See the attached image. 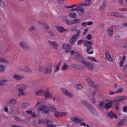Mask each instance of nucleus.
<instances>
[{
    "label": "nucleus",
    "mask_w": 127,
    "mask_h": 127,
    "mask_svg": "<svg viewBox=\"0 0 127 127\" xmlns=\"http://www.w3.org/2000/svg\"><path fill=\"white\" fill-rule=\"evenodd\" d=\"M40 104V102L39 101H38L36 103V104L35 105L36 106H38Z\"/></svg>",
    "instance_id": "774afa93"
},
{
    "label": "nucleus",
    "mask_w": 127,
    "mask_h": 127,
    "mask_svg": "<svg viewBox=\"0 0 127 127\" xmlns=\"http://www.w3.org/2000/svg\"><path fill=\"white\" fill-rule=\"evenodd\" d=\"M125 56H123L122 57V60L121 61L120 63V66H121L123 65V64L124 60L125 59Z\"/></svg>",
    "instance_id": "72a5a7b5"
},
{
    "label": "nucleus",
    "mask_w": 127,
    "mask_h": 127,
    "mask_svg": "<svg viewBox=\"0 0 127 127\" xmlns=\"http://www.w3.org/2000/svg\"><path fill=\"white\" fill-rule=\"evenodd\" d=\"M123 110L124 112H127V106H125L123 108Z\"/></svg>",
    "instance_id": "c03bdc74"
},
{
    "label": "nucleus",
    "mask_w": 127,
    "mask_h": 127,
    "mask_svg": "<svg viewBox=\"0 0 127 127\" xmlns=\"http://www.w3.org/2000/svg\"><path fill=\"white\" fill-rule=\"evenodd\" d=\"M75 86L76 88L78 89H80L82 88V85L79 84H76Z\"/></svg>",
    "instance_id": "f704fd0d"
},
{
    "label": "nucleus",
    "mask_w": 127,
    "mask_h": 127,
    "mask_svg": "<svg viewBox=\"0 0 127 127\" xmlns=\"http://www.w3.org/2000/svg\"><path fill=\"white\" fill-rule=\"evenodd\" d=\"M41 24L45 28H48L49 27V25L46 23H41Z\"/></svg>",
    "instance_id": "7c9ffc66"
},
{
    "label": "nucleus",
    "mask_w": 127,
    "mask_h": 127,
    "mask_svg": "<svg viewBox=\"0 0 127 127\" xmlns=\"http://www.w3.org/2000/svg\"><path fill=\"white\" fill-rule=\"evenodd\" d=\"M24 70L26 72H28L31 70L30 68L28 66H25V67L24 69Z\"/></svg>",
    "instance_id": "c9c22d12"
},
{
    "label": "nucleus",
    "mask_w": 127,
    "mask_h": 127,
    "mask_svg": "<svg viewBox=\"0 0 127 127\" xmlns=\"http://www.w3.org/2000/svg\"><path fill=\"white\" fill-rule=\"evenodd\" d=\"M92 37V35L90 34L86 36V38L88 40H90Z\"/></svg>",
    "instance_id": "a19ab883"
},
{
    "label": "nucleus",
    "mask_w": 127,
    "mask_h": 127,
    "mask_svg": "<svg viewBox=\"0 0 127 127\" xmlns=\"http://www.w3.org/2000/svg\"><path fill=\"white\" fill-rule=\"evenodd\" d=\"M27 86L25 85V84H23L21 86V88H20V89H24L25 88H26L27 87Z\"/></svg>",
    "instance_id": "37998d69"
},
{
    "label": "nucleus",
    "mask_w": 127,
    "mask_h": 127,
    "mask_svg": "<svg viewBox=\"0 0 127 127\" xmlns=\"http://www.w3.org/2000/svg\"><path fill=\"white\" fill-rule=\"evenodd\" d=\"M88 30V29L87 28H86L85 29L83 33L84 34H86V33L87 32Z\"/></svg>",
    "instance_id": "603ef678"
},
{
    "label": "nucleus",
    "mask_w": 127,
    "mask_h": 127,
    "mask_svg": "<svg viewBox=\"0 0 127 127\" xmlns=\"http://www.w3.org/2000/svg\"><path fill=\"white\" fill-rule=\"evenodd\" d=\"M75 58L79 62L88 67H90V63L88 62L84 61L83 58L81 56L77 53H75Z\"/></svg>",
    "instance_id": "f03ea898"
},
{
    "label": "nucleus",
    "mask_w": 127,
    "mask_h": 127,
    "mask_svg": "<svg viewBox=\"0 0 127 127\" xmlns=\"http://www.w3.org/2000/svg\"><path fill=\"white\" fill-rule=\"evenodd\" d=\"M5 68L6 67L5 66L0 64V72H3Z\"/></svg>",
    "instance_id": "393cba45"
},
{
    "label": "nucleus",
    "mask_w": 127,
    "mask_h": 127,
    "mask_svg": "<svg viewBox=\"0 0 127 127\" xmlns=\"http://www.w3.org/2000/svg\"><path fill=\"white\" fill-rule=\"evenodd\" d=\"M104 58L106 61L111 62L112 61V59L109 51H107L105 52Z\"/></svg>",
    "instance_id": "1a4fd4ad"
},
{
    "label": "nucleus",
    "mask_w": 127,
    "mask_h": 127,
    "mask_svg": "<svg viewBox=\"0 0 127 127\" xmlns=\"http://www.w3.org/2000/svg\"><path fill=\"white\" fill-rule=\"evenodd\" d=\"M67 114V113L66 112H62L60 113V116L61 117L66 116Z\"/></svg>",
    "instance_id": "473e14b6"
},
{
    "label": "nucleus",
    "mask_w": 127,
    "mask_h": 127,
    "mask_svg": "<svg viewBox=\"0 0 127 127\" xmlns=\"http://www.w3.org/2000/svg\"><path fill=\"white\" fill-rule=\"evenodd\" d=\"M69 16L72 18H75L76 16V14L74 13H72L69 15Z\"/></svg>",
    "instance_id": "cd10ccee"
},
{
    "label": "nucleus",
    "mask_w": 127,
    "mask_h": 127,
    "mask_svg": "<svg viewBox=\"0 0 127 127\" xmlns=\"http://www.w3.org/2000/svg\"><path fill=\"white\" fill-rule=\"evenodd\" d=\"M9 102L14 104L16 103V101L15 99H11L9 100Z\"/></svg>",
    "instance_id": "49530a36"
},
{
    "label": "nucleus",
    "mask_w": 127,
    "mask_h": 127,
    "mask_svg": "<svg viewBox=\"0 0 127 127\" xmlns=\"http://www.w3.org/2000/svg\"><path fill=\"white\" fill-rule=\"evenodd\" d=\"M43 92V89H41L39 90L36 93V95H40Z\"/></svg>",
    "instance_id": "e433bc0d"
},
{
    "label": "nucleus",
    "mask_w": 127,
    "mask_h": 127,
    "mask_svg": "<svg viewBox=\"0 0 127 127\" xmlns=\"http://www.w3.org/2000/svg\"><path fill=\"white\" fill-rule=\"evenodd\" d=\"M55 115L56 117H58L60 116V114L58 112L56 111L55 113Z\"/></svg>",
    "instance_id": "a18cd8bd"
},
{
    "label": "nucleus",
    "mask_w": 127,
    "mask_h": 127,
    "mask_svg": "<svg viewBox=\"0 0 127 127\" xmlns=\"http://www.w3.org/2000/svg\"><path fill=\"white\" fill-rule=\"evenodd\" d=\"M75 41V40L71 38L69 40V43L71 44L72 45L74 43Z\"/></svg>",
    "instance_id": "58836bf2"
},
{
    "label": "nucleus",
    "mask_w": 127,
    "mask_h": 127,
    "mask_svg": "<svg viewBox=\"0 0 127 127\" xmlns=\"http://www.w3.org/2000/svg\"><path fill=\"white\" fill-rule=\"evenodd\" d=\"M92 3V2L91 1H89L88 4H83L82 5H89L91 4Z\"/></svg>",
    "instance_id": "bf43d9fd"
},
{
    "label": "nucleus",
    "mask_w": 127,
    "mask_h": 127,
    "mask_svg": "<svg viewBox=\"0 0 127 127\" xmlns=\"http://www.w3.org/2000/svg\"><path fill=\"white\" fill-rule=\"evenodd\" d=\"M48 43L50 45L53 46L54 48H56L58 46L57 43L55 41H52L49 40L48 41Z\"/></svg>",
    "instance_id": "2eb2a0df"
},
{
    "label": "nucleus",
    "mask_w": 127,
    "mask_h": 127,
    "mask_svg": "<svg viewBox=\"0 0 127 127\" xmlns=\"http://www.w3.org/2000/svg\"><path fill=\"white\" fill-rule=\"evenodd\" d=\"M115 101V100H113L111 101L106 103L104 105V108H111L113 105V104Z\"/></svg>",
    "instance_id": "9d476101"
},
{
    "label": "nucleus",
    "mask_w": 127,
    "mask_h": 127,
    "mask_svg": "<svg viewBox=\"0 0 127 127\" xmlns=\"http://www.w3.org/2000/svg\"><path fill=\"white\" fill-rule=\"evenodd\" d=\"M49 34L51 35L52 36H54V33L51 32V31H50L49 32Z\"/></svg>",
    "instance_id": "13d9d810"
},
{
    "label": "nucleus",
    "mask_w": 127,
    "mask_h": 127,
    "mask_svg": "<svg viewBox=\"0 0 127 127\" xmlns=\"http://www.w3.org/2000/svg\"><path fill=\"white\" fill-rule=\"evenodd\" d=\"M109 101V100L108 99H105L104 101H100L99 104V106L100 108L103 107H104V105L105 104V101Z\"/></svg>",
    "instance_id": "a211bd4d"
},
{
    "label": "nucleus",
    "mask_w": 127,
    "mask_h": 127,
    "mask_svg": "<svg viewBox=\"0 0 127 127\" xmlns=\"http://www.w3.org/2000/svg\"><path fill=\"white\" fill-rule=\"evenodd\" d=\"M4 5V3L1 0L0 1V6H3Z\"/></svg>",
    "instance_id": "5fc2aeb1"
},
{
    "label": "nucleus",
    "mask_w": 127,
    "mask_h": 127,
    "mask_svg": "<svg viewBox=\"0 0 127 127\" xmlns=\"http://www.w3.org/2000/svg\"><path fill=\"white\" fill-rule=\"evenodd\" d=\"M81 33V32L79 30H78L76 34L73 35L71 38L76 41L77 38L79 36Z\"/></svg>",
    "instance_id": "dca6fc26"
},
{
    "label": "nucleus",
    "mask_w": 127,
    "mask_h": 127,
    "mask_svg": "<svg viewBox=\"0 0 127 127\" xmlns=\"http://www.w3.org/2000/svg\"><path fill=\"white\" fill-rule=\"evenodd\" d=\"M55 28L59 33H63L67 31L66 29H64L63 27L60 26L56 25L55 26Z\"/></svg>",
    "instance_id": "0eeeda50"
},
{
    "label": "nucleus",
    "mask_w": 127,
    "mask_h": 127,
    "mask_svg": "<svg viewBox=\"0 0 127 127\" xmlns=\"http://www.w3.org/2000/svg\"><path fill=\"white\" fill-rule=\"evenodd\" d=\"M92 47L91 46H90L89 47H87L86 51L88 54H92L93 53V51H91L89 52L90 50L92 49Z\"/></svg>",
    "instance_id": "5701e85b"
},
{
    "label": "nucleus",
    "mask_w": 127,
    "mask_h": 127,
    "mask_svg": "<svg viewBox=\"0 0 127 127\" xmlns=\"http://www.w3.org/2000/svg\"><path fill=\"white\" fill-rule=\"evenodd\" d=\"M51 95L49 94V92L47 91L46 92L45 95V99H47L51 97Z\"/></svg>",
    "instance_id": "4be33fe9"
},
{
    "label": "nucleus",
    "mask_w": 127,
    "mask_h": 127,
    "mask_svg": "<svg viewBox=\"0 0 127 127\" xmlns=\"http://www.w3.org/2000/svg\"><path fill=\"white\" fill-rule=\"evenodd\" d=\"M8 81V80L6 79H4L0 81V86H3Z\"/></svg>",
    "instance_id": "aec40b11"
},
{
    "label": "nucleus",
    "mask_w": 127,
    "mask_h": 127,
    "mask_svg": "<svg viewBox=\"0 0 127 127\" xmlns=\"http://www.w3.org/2000/svg\"><path fill=\"white\" fill-rule=\"evenodd\" d=\"M26 113L27 114H31L32 113V112L31 111H28L26 112Z\"/></svg>",
    "instance_id": "69168bd1"
},
{
    "label": "nucleus",
    "mask_w": 127,
    "mask_h": 127,
    "mask_svg": "<svg viewBox=\"0 0 127 127\" xmlns=\"http://www.w3.org/2000/svg\"><path fill=\"white\" fill-rule=\"evenodd\" d=\"M70 120L72 121H74L76 124H79L80 125H82L85 126L86 124L84 122L79 120L77 117H74L70 118Z\"/></svg>",
    "instance_id": "39448f33"
},
{
    "label": "nucleus",
    "mask_w": 127,
    "mask_h": 127,
    "mask_svg": "<svg viewBox=\"0 0 127 127\" xmlns=\"http://www.w3.org/2000/svg\"><path fill=\"white\" fill-rule=\"evenodd\" d=\"M46 125L47 127H56V125L53 122L49 120H47L46 121Z\"/></svg>",
    "instance_id": "4468645a"
},
{
    "label": "nucleus",
    "mask_w": 127,
    "mask_h": 127,
    "mask_svg": "<svg viewBox=\"0 0 127 127\" xmlns=\"http://www.w3.org/2000/svg\"><path fill=\"white\" fill-rule=\"evenodd\" d=\"M93 22L92 21L87 22V25H92L93 24Z\"/></svg>",
    "instance_id": "6e6d98bb"
},
{
    "label": "nucleus",
    "mask_w": 127,
    "mask_h": 127,
    "mask_svg": "<svg viewBox=\"0 0 127 127\" xmlns=\"http://www.w3.org/2000/svg\"><path fill=\"white\" fill-rule=\"evenodd\" d=\"M81 102L82 104L85 105L86 106L88 107L90 106V104L87 102L85 100H82Z\"/></svg>",
    "instance_id": "bb28decb"
},
{
    "label": "nucleus",
    "mask_w": 127,
    "mask_h": 127,
    "mask_svg": "<svg viewBox=\"0 0 127 127\" xmlns=\"http://www.w3.org/2000/svg\"><path fill=\"white\" fill-rule=\"evenodd\" d=\"M20 46L24 50H27L30 48L29 45L28 43L24 41H22L20 42L19 43Z\"/></svg>",
    "instance_id": "7ed1b4c3"
},
{
    "label": "nucleus",
    "mask_w": 127,
    "mask_h": 127,
    "mask_svg": "<svg viewBox=\"0 0 127 127\" xmlns=\"http://www.w3.org/2000/svg\"><path fill=\"white\" fill-rule=\"evenodd\" d=\"M61 64V62H59L58 64H57L55 66V71H57L59 69V66Z\"/></svg>",
    "instance_id": "4c0bfd02"
},
{
    "label": "nucleus",
    "mask_w": 127,
    "mask_h": 127,
    "mask_svg": "<svg viewBox=\"0 0 127 127\" xmlns=\"http://www.w3.org/2000/svg\"><path fill=\"white\" fill-rule=\"evenodd\" d=\"M107 33L108 36L111 37L113 33V27H109L107 30Z\"/></svg>",
    "instance_id": "f8f14e48"
},
{
    "label": "nucleus",
    "mask_w": 127,
    "mask_h": 127,
    "mask_svg": "<svg viewBox=\"0 0 127 127\" xmlns=\"http://www.w3.org/2000/svg\"><path fill=\"white\" fill-rule=\"evenodd\" d=\"M8 107L7 106H5L4 107V111L6 113L8 112Z\"/></svg>",
    "instance_id": "09e8293b"
},
{
    "label": "nucleus",
    "mask_w": 127,
    "mask_h": 127,
    "mask_svg": "<svg viewBox=\"0 0 127 127\" xmlns=\"http://www.w3.org/2000/svg\"><path fill=\"white\" fill-rule=\"evenodd\" d=\"M74 22L75 23H78L80 22V20L78 19H75L73 20Z\"/></svg>",
    "instance_id": "864d4df0"
},
{
    "label": "nucleus",
    "mask_w": 127,
    "mask_h": 127,
    "mask_svg": "<svg viewBox=\"0 0 127 127\" xmlns=\"http://www.w3.org/2000/svg\"><path fill=\"white\" fill-rule=\"evenodd\" d=\"M115 93V92H113L112 91H111L109 93V94L110 95H114Z\"/></svg>",
    "instance_id": "4d7b16f0"
},
{
    "label": "nucleus",
    "mask_w": 127,
    "mask_h": 127,
    "mask_svg": "<svg viewBox=\"0 0 127 127\" xmlns=\"http://www.w3.org/2000/svg\"><path fill=\"white\" fill-rule=\"evenodd\" d=\"M77 12L79 15H83L84 14V10L82 8H81L78 9Z\"/></svg>",
    "instance_id": "412c9836"
},
{
    "label": "nucleus",
    "mask_w": 127,
    "mask_h": 127,
    "mask_svg": "<svg viewBox=\"0 0 127 127\" xmlns=\"http://www.w3.org/2000/svg\"><path fill=\"white\" fill-rule=\"evenodd\" d=\"M35 27L33 26H31L29 28V31H31L35 29Z\"/></svg>",
    "instance_id": "79ce46f5"
},
{
    "label": "nucleus",
    "mask_w": 127,
    "mask_h": 127,
    "mask_svg": "<svg viewBox=\"0 0 127 127\" xmlns=\"http://www.w3.org/2000/svg\"><path fill=\"white\" fill-rule=\"evenodd\" d=\"M13 78L16 80H19L24 78L22 75H19L17 73L14 74L13 76Z\"/></svg>",
    "instance_id": "9b49d317"
},
{
    "label": "nucleus",
    "mask_w": 127,
    "mask_h": 127,
    "mask_svg": "<svg viewBox=\"0 0 127 127\" xmlns=\"http://www.w3.org/2000/svg\"><path fill=\"white\" fill-rule=\"evenodd\" d=\"M23 90V89H22L19 88L18 89V91L20 92L19 94V95H26V94Z\"/></svg>",
    "instance_id": "b1692460"
},
{
    "label": "nucleus",
    "mask_w": 127,
    "mask_h": 127,
    "mask_svg": "<svg viewBox=\"0 0 127 127\" xmlns=\"http://www.w3.org/2000/svg\"><path fill=\"white\" fill-rule=\"evenodd\" d=\"M62 46L63 49L66 53H68L71 49V46L68 43H64L62 44Z\"/></svg>",
    "instance_id": "20e7f679"
},
{
    "label": "nucleus",
    "mask_w": 127,
    "mask_h": 127,
    "mask_svg": "<svg viewBox=\"0 0 127 127\" xmlns=\"http://www.w3.org/2000/svg\"><path fill=\"white\" fill-rule=\"evenodd\" d=\"M31 115L33 117L35 118V117H36V115H35V114H34L33 113H32L31 114Z\"/></svg>",
    "instance_id": "052dcab7"
},
{
    "label": "nucleus",
    "mask_w": 127,
    "mask_h": 127,
    "mask_svg": "<svg viewBox=\"0 0 127 127\" xmlns=\"http://www.w3.org/2000/svg\"><path fill=\"white\" fill-rule=\"evenodd\" d=\"M127 98V97L126 96H118L116 97L114 100H115V101L116 100L119 101L125 100Z\"/></svg>",
    "instance_id": "ddd939ff"
},
{
    "label": "nucleus",
    "mask_w": 127,
    "mask_h": 127,
    "mask_svg": "<svg viewBox=\"0 0 127 127\" xmlns=\"http://www.w3.org/2000/svg\"><path fill=\"white\" fill-rule=\"evenodd\" d=\"M0 62L6 63H8V60L1 57H0Z\"/></svg>",
    "instance_id": "2f4dec72"
},
{
    "label": "nucleus",
    "mask_w": 127,
    "mask_h": 127,
    "mask_svg": "<svg viewBox=\"0 0 127 127\" xmlns=\"http://www.w3.org/2000/svg\"><path fill=\"white\" fill-rule=\"evenodd\" d=\"M14 118L17 121H21V119L17 116H15L14 117Z\"/></svg>",
    "instance_id": "8fccbe9b"
},
{
    "label": "nucleus",
    "mask_w": 127,
    "mask_h": 127,
    "mask_svg": "<svg viewBox=\"0 0 127 127\" xmlns=\"http://www.w3.org/2000/svg\"><path fill=\"white\" fill-rule=\"evenodd\" d=\"M83 41L84 40L83 39L80 40H79L77 44L78 45H80Z\"/></svg>",
    "instance_id": "de8ad7c7"
},
{
    "label": "nucleus",
    "mask_w": 127,
    "mask_h": 127,
    "mask_svg": "<svg viewBox=\"0 0 127 127\" xmlns=\"http://www.w3.org/2000/svg\"><path fill=\"white\" fill-rule=\"evenodd\" d=\"M115 108L116 111L118 110L119 108V105H117L115 106Z\"/></svg>",
    "instance_id": "e2e57ef3"
},
{
    "label": "nucleus",
    "mask_w": 127,
    "mask_h": 127,
    "mask_svg": "<svg viewBox=\"0 0 127 127\" xmlns=\"http://www.w3.org/2000/svg\"><path fill=\"white\" fill-rule=\"evenodd\" d=\"M40 68H41L42 69H44V71H42L40 70V69H39V71H41L43 72L46 74H49L51 72L52 69V67L51 66H47L46 68H44L43 67L40 66Z\"/></svg>",
    "instance_id": "423d86ee"
},
{
    "label": "nucleus",
    "mask_w": 127,
    "mask_h": 127,
    "mask_svg": "<svg viewBox=\"0 0 127 127\" xmlns=\"http://www.w3.org/2000/svg\"><path fill=\"white\" fill-rule=\"evenodd\" d=\"M61 91L64 94L69 97H71L73 96L72 94L69 91L64 88H62L60 89Z\"/></svg>",
    "instance_id": "6e6552de"
},
{
    "label": "nucleus",
    "mask_w": 127,
    "mask_h": 127,
    "mask_svg": "<svg viewBox=\"0 0 127 127\" xmlns=\"http://www.w3.org/2000/svg\"><path fill=\"white\" fill-rule=\"evenodd\" d=\"M79 8V7H78V8H73L71 9V11H74L75 10L78 9Z\"/></svg>",
    "instance_id": "680f3d73"
},
{
    "label": "nucleus",
    "mask_w": 127,
    "mask_h": 127,
    "mask_svg": "<svg viewBox=\"0 0 127 127\" xmlns=\"http://www.w3.org/2000/svg\"><path fill=\"white\" fill-rule=\"evenodd\" d=\"M82 26L86 27L87 25V22H84L82 23Z\"/></svg>",
    "instance_id": "3c124183"
},
{
    "label": "nucleus",
    "mask_w": 127,
    "mask_h": 127,
    "mask_svg": "<svg viewBox=\"0 0 127 127\" xmlns=\"http://www.w3.org/2000/svg\"><path fill=\"white\" fill-rule=\"evenodd\" d=\"M108 116L111 118H114L116 119L117 118V114L112 112H110L108 113Z\"/></svg>",
    "instance_id": "f3484780"
},
{
    "label": "nucleus",
    "mask_w": 127,
    "mask_h": 127,
    "mask_svg": "<svg viewBox=\"0 0 127 127\" xmlns=\"http://www.w3.org/2000/svg\"><path fill=\"white\" fill-rule=\"evenodd\" d=\"M76 29V27H74L72 28L71 30L73 31H75Z\"/></svg>",
    "instance_id": "338daca9"
},
{
    "label": "nucleus",
    "mask_w": 127,
    "mask_h": 127,
    "mask_svg": "<svg viewBox=\"0 0 127 127\" xmlns=\"http://www.w3.org/2000/svg\"><path fill=\"white\" fill-rule=\"evenodd\" d=\"M70 53L71 55H72L74 53L75 54V53H74V51L72 50L70 51Z\"/></svg>",
    "instance_id": "0e129e2a"
},
{
    "label": "nucleus",
    "mask_w": 127,
    "mask_h": 127,
    "mask_svg": "<svg viewBox=\"0 0 127 127\" xmlns=\"http://www.w3.org/2000/svg\"><path fill=\"white\" fill-rule=\"evenodd\" d=\"M87 60L93 62H96L97 61L95 59L94 57H88L87 58Z\"/></svg>",
    "instance_id": "c756f323"
},
{
    "label": "nucleus",
    "mask_w": 127,
    "mask_h": 127,
    "mask_svg": "<svg viewBox=\"0 0 127 127\" xmlns=\"http://www.w3.org/2000/svg\"><path fill=\"white\" fill-rule=\"evenodd\" d=\"M84 44L87 47H89L92 45L93 43V42L91 41H85L84 42Z\"/></svg>",
    "instance_id": "6ab92c4d"
},
{
    "label": "nucleus",
    "mask_w": 127,
    "mask_h": 127,
    "mask_svg": "<svg viewBox=\"0 0 127 127\" xmlns=\"http://www.w3.org/2000/svg\"><path fill=\"white\" fill-rule=\"evenodd\" d=\"M112 15H114L116 17H120V14L116 12L113 13L112 14Z\"/></svg>",
    "instance_id": "ea45409f"
},
{
    "label": "nucleus",
    "mask_w": 127,
    "mask_h": 127,
    "mask_svg": "<svg viewBox=\"0 0 127 127\" xmlns=\"http://www.w3.org/2000/svg\"><path fill=\"white\" fill-rule=\"evenodd\" d=\"M68 68V66L66 64H64L62 67V69L64 71H65Z\"/></svg>",
    "instance_id": "a878e982"
},
{
    "label": "nucleus",
    "mask_w": 127,
    "mask_h": 127,
    "mask_svg": "<svg viewBox=\"0 0 127 127\" xmlns=\"http://www.w3.org/2000/svg\"><path fill=\"white\" fill-rule=\"evenodd\" d=\"M56 110L55 107L52 106L48 109L47 106L45 105H43L39 107L38 109L37 110L38 111H42L44 113H47L50 111H54Z\"/></svg>",
    "instance_id": "f257e3e1"
},
{
    "label": "nucleus",
    "mask_w": 127,
    "mask_h": 127,
    "mask_svg": "<svg viewBox=\"0 0 127 127\" xmlns=\"http://www.w3.org/2000/svg\"><path fill=\"white\" fill-rule=\"evenodd\" d=\"M123 90L122 88H120L117 90L115 91V94H118L122 92Z\"/></svg>",
    "instance_id": "c85d7f7f"
}]
</instances>
